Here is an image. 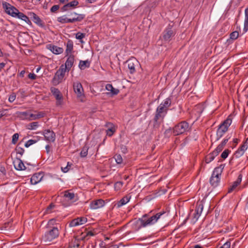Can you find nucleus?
<instances>
[{"label":"nucleus","mask_w":248,"mask_h":248,"mask_svg":"<svg viewBox=\"0 0 248 248\" xmlns=\"http://www.w3.org/2000/svg\"><path fill=\"white\" fill-rule=\"evenodd\" d=\"M87 221L86 218L84 217H78L73 219L69 223V226L71 227H76L85 223Z\"/></svg>","instance_id":"obj_16"},{"label":"nucleus","mask_w":248,"mask_h":248,"mask_svg":"<svg viewBox=\"0 0 248 248\" xmlns=\"http://www.w3.org/2000/svg\"><path fill=\"white\" fill-rule=\"evenodd\" d=\"M56 224V219L52 218L50 219L46 226V228H51L52 227H55L54 225Z\"/></svg>","instance_id":"obj_42"},{"label":"nucleus","mask_w":248,"mask_h":248,"mask_svg":"<svg viewBox=\"0 0 248 248\" xmlns=\"http://www.w3.org/2000/svg\"><path fill=\"white\" fill-rule=\"evenodd\" d=\"M44 117V114L39 112L37 114L31 113L30 112L29 120H34Z\"/></svg>","instance_id":"obj_32"},{"label":"nucleus","mask_w":248,"mask_h":248,"mask_svg":"<svg viewBox=\"0 0 248 248\" xmlns=\"http://www.w3.org/2000/svg\"><path fill=\"white\" fill-rule=\"evenodd\" d=\"M31 17L32 18L33 21L39 26L41 27H44V22L37 15L32 13Z\"/></svg>","instance_id":"obj_26"},{"label":"nucleus","mask_w":248,"mask_h":248,"mask_svg":"<svg viewBox=\"0 0 248 248\" xmlns=\"http://www.w3.org/2000/svg\"><path fill=\"white\" fill-rule=\"evenodd\" d=\"M123 185V183L122 182H117L114 185L115 189L117 190H118L122 187Z\"/></svg>","instance_id":"obj_45"},{"label":"nucleus","mask_w":248,"mask_h":248,"mask_svg":"<svg viewBox=\"0 0 248 248\" xmlns=\"http://www.w3.org/2000/svg\"><path fill=\"white\" fill-rule=\"evenodd\" d=\"M171 102L170 99L169 98H167L159 105L162 106V107H163L164 108L168 110V108L171 105Z\"/></svg>","instance_id":"obj_34"},{"label":"nucleus","mask_w":248,"mask_h":248,"mask_svg":"<svg viewBox=\"0 0 248 248\" xmlns=\"http://www.w3.org/2000/svg\"><path fill=\"white\" fill-rule=\"evenodd\" d=\"M248 145L245 143H244V144L237 151L236 153L239 155L240 156L244 154L245 151L248 148Z\"/></svg>","instance_id":"obj_33"},{"label":"nucleus","mask_w":248,"mask_h":248,"mask_svg":"<svg viewBox=\"0 0 248 248\" xmlns=\"http://www.w3.org/2000/svg\"><path fill=\"white\" fill-rule=\"evenodd\" d=\"M230 152L231 151H230L229 149L225 150L221 155V158H222L224 159H226L228 157L229 154Z\"/></svg>","instance_id":"obj_43"},{"label":"nucleus","mask_w":248,"mask_h":248,"mask_svg":"<svg viewBox=\"0 0 248 248\" xmlns=\"http://www.w3.org/2000/svg\"><path fill=\"white\" fill-rule=\"evenodd\" d=\"M16 98V94L15 93H13L11 94L10 95L8 100L10 102L12 103L13 102Z\"/></svg>","instance_id":"obj_48"},{"label":"nucleus","mask_w":248,"mask_h":248,"mask_svg":"<svg viewBox=\"0 0 248 248\" xmlns=\"http://www.w3.org/2000/svg\"><path fill=\"white\" fill-rule=\"evenodd\" d=\"M25 73V70H22L20 72V73H19V76L21 77V78H23L24 77V74Z\"/></svg>","instance_id":"obj_63"},{"label":"nucleus","mask_w":248,"mask_h":248,"mask_svg":"<svg viewBox=\"0 0 248 248\" xmlns=\"http://www.w3.org/2000/svg\"><path fill=\"white\" fill-rule=\"evenodd\" d=\"M73 86L74 91L78 98L84 97V90L80 82H74Z\"/></svg>","instance_id":"obj_9"},{"label":"nucleus","mask_w":248,"mask_h":248,"mask_svg":"<svg viewBox=\"0 0 248 248\" xmlns=\"http://www.w3.org/2000/svg\"><path fill=\"white\" fill-rule=\"evenodd\" d=\"M106 89L108 91H110L113 89V86L111 84H108L106 86Z\"/></svg>","instance_id":"obj_56"},{"label":"nucleus","mask_w":248,"mask_h":248,"mask_svg":"<svg viewBox=\"0 0 248 248\" xmlns=\"http://www.w3.org/2000/svg\"><path fill=\"white\" fill-rule=\"evenodd\" d=\"M115 131V128L114 127H109L107 130V135L109 137H111Z\"/></svg>","instance_id":"obj_38"},{"label":"nucleus","mask_w":248,"mask_h":248,"mask_svg":"<svg viewBox=\"0 0 248 248\" xmlns=\"http://www.w3.org/2000/svg\"><path fill=\"white\" fill-rule=\"evenodd\" d=\"M66 71V69L62 66L56 72L52 79V82L54 85H57L62 81L65 76Z\"/></svg>","instance_id":"obj_8"},{"label":"nucleus","mask_w":248,"mask_h":248,"mask_svg":"<svg viewBox=\"0 0 248 248\" xmlns=\"http://www.w3.org/2000/svg\"><path fill=\"white\" fill-rule=\"evenodd\" d=\"M88 148L87 146H84L82 148L80 152V156L82 157H85L88 154Z\"/></svg>","instance_id":"obj_39"},{"label":"nucleus","mask_w":248,"mask_h":248,"mask_svg":"<svg viewBox=\"0 0 248 248\" xmlns=\"http://www.w3.org/2000/svg\"><path fill=\"white\" fill-rule=\"evenodd\" d=\"M60 6L59 5H53L50 9V11L52 13H56L59 10Z\"/></svg>","instance_id":"obj_50"},{"label":"nucleus","mask_w":248,"mask_h":248,"mask_svg":"<svg viewBox=\"0 0 248 248\" xmlns=\"http://www.w3.org/2000/svg\"><path fill=\"white\" fill-rule=\"evenodd\" d=\"M85 37V34L80 32H78L76 34V38L77 39L80 40L81 43H83L82 39Z\"/></svg>","instance_id":"obj_37"},{"label":"nucleus","mask_w":248,"mask_h":248,"mask_svg":"<svg viewBox=\"0 0 248 248\" xmlns=\"http://www.w3.org/2000/svg\"><path fill=\"white\" fill-rule=\"evenodd\" d=\"M239 36V33L237 31H234L230 34V38L232 40L236 39Z\"/></svg>","instance_id":"obj_44"},{"label":"nucleus","mask_w":248,"mask_h":248,"mask_svg":"<svg viewBox=\"0 0 248 248\" xmlns=\"http://www.w3.org/2000/svg\"><path fill=\"white\" fill-rule=\"evenodd\" d=\"M73 50V43L71 40H68L66 43V49L65 50V53L66 56H68L71 54Z\"/></svg>","instance_id":"obj_27"},{"label":"nucleus","mask_w":248,"mask_h":248,"mask_svg":"<svg viewBox=\"0 0 248 248\" xmlns=\"http://www.w3.org/2000/svg\"><path fill=\"white\" fill-rule=\"evenodd\" d=\"M43 172L34 173L31 178V183L32 185H36L40 182L43 178Z\"/></svg>","instance_id":"obj_17"},{"label":"nucleus","mask_w":248,"mask_h":248,"mask_svg":"<svg viewBox=\"0 0 248 248\" xmlns=\"http://www.w3.org/2000/svg\"><path fill=\"white\" fill-rule=\"evenodd\" d=\"M231 242L229 241L225 243L223 246H221L219 248H230Z\"/></svg>","instance_id":"obj_52"},{"label":"nucleus","mask_w":248,"mask_h":248,"mask_svg":"<svg viewBox=\"0 0 248 248\" xmlns=\"http://www.w3.org/2000/svg\"><path fill=\"white\" fill-rule=\"evenodd\" d=\"M232 119L228 118L221 123L217 131V140H218L222 137L223 135L228 131L229 126L232 123Z\"/></svg>","instance_id":"obj_3"},{"label":"nucleus","mask_w":248,"mask_h":248,"mask_svg":"<svg viewBox=\"0 0 248 248\" xmlns=\"http://www.w3.org/2000/svg\"><path fill=\"white\" fill-rule=\"evenodd\" d=\"M222 170L223 168H222L221 166L214 169L210 180V184L212 186L216 187L218 186Z\"/></svg>","instance_id":"obj_5"},{"label":"nucleus","mask_w":248,"mask_h":248,"mask_svg":"<svg viewBox=\"0 0 248 248\" xmlns=\"http://www.w3.org/2000/svg\"><path fill=\"white\" fill-rule=\"evenodd\" d=\"M2 7L6 14L14 17H16V15L18 10L14 6L6 1H3L2 2Z\"/></svg>","instance_id":"obj_7"},{"label":"nucleus","mask_w":248,"mask_h":248,"mask_svg":"<svg viewBox=\"0 0 248 248\" xmlns=\"http://www.w3.org/2000/svg\"><path fill=\"white\" fill-rule=\"evenodd\" d=\"M242 174H239L238 176L237 179L235 181L232 186L228 189V192L231 193L233 191L240 185L242 181Z\"/></svg>","instance_id":"obj_24"},{"label":"nucleus","mask_w":248,"mask_h":248,"mask_svg":"<svg viewBox=\"0 0 248 248\" xmlns=\"http://www.w3.org/2000/svg\"><path fill=\"white\" fill-rule=\"evenodd\" d=\"M189 129L188 124L186 121H182L173 127V133L175 136L182 134L188 131Z\"/></svg>","instance_id":"obj_6"},{"label":"nucleus","mask_w":248,"mask_h":248,"mask_svg":"<svg viewBox=\"0 0 248 248\" xmlns=\"http://www.w3.org/2000/svg\"><path fill=\"white\" fill-rule=\"evenodd\" d=\"M217 155V152L213 151L212 153L208 154L205 158V161L206 163H209L213 161L215 157Z\"/></svg>","instance_id":"obj_29"},{"label":"nucleus","mask_w":248,"mask_h":248,"mask_svg":"<svg viewBox=\"0 0 248 248\" xmlns=\"http://www.w3.org/2000/svg\"><path fill=\"white\" fill-rule=\"evenodd\" d=\"M18 137H19V135L18 133L14 134L12 137V143L15 144L18 140Z\"/></svg>","instance_id":"obj_46"},{"label":"nucleus","mask_w":248,"mask_h":248,"mask_svg":"<svg viewBox=\"0 0 248 248\" xmlns=\"http://www.w3.org/2000/svg\"><path fill=\"white\" fill-rule=\"evenodd\" d=\"M5 63L4 62L0 63V71L4 67Z\"/></svg>","instance_id":"obj_64"},{"label":"nucleus","mask_w":248,"mask_h":248,"mask_svg":"<svg viewBox=\"0 0 248 248\" xmlns=\"http://www.w3.org/2000/svg\"><path fill=\"white\" fill-rule=\"evenodd\" d=\"M38 123L36 122H32L29 124L27 126V128L30 130L36 129L38 127Z\"/></svg>","instance_id":"obj_36"},{"label":"nucleus","mask_w":248,"mask_h":248,"mask_svg":"<svg viewBox=\"0 0 248 248\" xmlns=\"http://www.w3.org/2000/svg\"><path fill=\"white\" fill-rule=\"evenodd\" d=\"M54 207V205L52 203L50 204L47 208L46 211L48 213L49 210H51L52 208H53Z\"/></svg>","instance_id":"obj_60"},{"label":"nucleus","mask_w":248,"mask_h":248,"mask_svg":"<svg viewBox=\"0 0 248 248\" xmlns=\"http://www.w3.org/2000/svg\"><path fill=\"white\" fill-rule=\"evenodd\" d=\"M29 115H30V112H22L20 113V117L24 119H27L29 120Z\"/></svg>","instance_id":"obj_41"},{"label":"nucleus","mask_w":248,"mask_h":248,"mask_svg":"<svg viewBox=\"0 0 248 248\" xmlns=\"http://www.w3.org/2000/svg\"><path fill=\"white\" fill-rule=\"evenodd\" d=\"M168 215L166 212L164 211L156 213L155 215L150 216L148 214H145L141 218H139L137 220V224L140 228L145 227L147 226L152 225L161 218L162 217H166Z\"/></svg>","instance_id":"obj_1"},{"label":"nucleus","mask_w":248,"mask_h":248,"mask_svg":"<svg viewBox=\"0 0 248 248\" xmlns=\"http://www.w3.org/2000/svg\"><path fill=\"white\" fill-rule=\"evenodd\" d=\"M16 151L17 154L22 155L24 152V150L22 148L18 147L16 148Z\"/></svg>","instance_id":"obj_51"},{"label":"nucleus","mask_w":248,"mask_h":248,"mask_svg":"<svg viewBox=\"0 0 248 248\" xmlns=\"http://www.w3.org/2000/svg\"><path fill=\"white\" fill-rule=\"evenodd\" d=\"M229 140V139H225L220 144H219L221 146H222V147H224L225 145H226V144L227 143V142H228Z\"/></svg>","instance_id":"obj_57"},{"label":"nucleus","mask_w":248,"mask_h":248,"mask_svg":"<svg viewBox=\"0 0 248 248\" xmlns=\"http://www.w3.org/2000/svg\"><path fill=\"white\" fill-rule=\"evenodd\" d=\"M174 35V33L171 29H166L163 32L162 38L165 41H168Z\"/></svg>","instance_id":"obj_20"},{"label":"nucleus","mask_w":248,"mask_h":248,"mask_svg":"<svg viewBox=\"0 0 248 248\" xmlns=\"http://www.w3.org/2000/svg\"><path fill=\"white\" fill-rule=\"evenodd\" d=\"M48 48L53 53L56 55L61 54L63 51V49L62 47L50 45Z\"/></svg>","instance_id":"obj_25"},{"label":"nucleus","mask_w":248,"mask_h":248,"mask_svg":"<svg viewBox=\"0 0 248 248\" xmlns=\"http://www.w3.org/2000/svg\"><path fill=\"white\" fill-rule=\"evenodd\" d=\"M168 110L166 108H164L162 106L159 105L155 111V117L154 118V126L158 127L159 126L160 124L158 123V121L159 120H161L163 121L164 118L165 117L166 114L167 113Z\"/></svg>","instance_id":"obj_4"},{"label":"nucleus","mask_w":248,"mask_h":248,"mask_svg":"<svg viewBox=\"0 0 248 248\" xmlns=\"http://www.w3.org/2000/svg\"><path fill=\"white\" fill-rule=\"evenodd\" d=\"M44 135L46 140L49 142H54L55 140V134L50 130H45Z\"/></svg>","instance_id":"obj_18"},{"label":"nucleus","mask_w":248,"mask_h":248,"mask_svg":"<svg viewBox=\"0 0 248 248\" xmlns=\"http://www.w3.org/2000/svg\"><path fill=\"white\" fill-rule=\"evenodd\" d=\"M36 142H37V140H30L26 142V143L25 144V146L26 147H29V146L32 145L33 144L36 143Z\"/></svg>","instance_id":"obj_47"},{"label":"nucleus","mask_w":248,"mask_h":248,"mask_svg":"<svg viewBox=\"0 0 248 248\" xmlns=\"http://www.w3.org/2000/svg\"><path fill=\"white\" fill-rule=\"evenodd\" d=\"M69 19H75V21H73V23L81 22L85 17V15L82 14H78L76 12H71L68 14Z\"/></svg>","instance_id":"obj_14"},{"label":"nucleus","mask_w":248,"mask_h":248,"mask_svg":"<svg viewBox=\"0 0 248 248\" xmlns=\"http://www.w3.org/2000/svg\"><path fill=\"white\" fill-rule=\"evenodd\" d=\"M15 168L18 170H24L26 167L23 161L19 158H16L13 162Z\"/></svg>","instance_id":"obj_21"},{"label":"nucleus","mask_w":248,"mask_h":248,"mask_svg":"<svg viewBox=\"0 0 248 248\" xmlns=\"http://www.w3.org/2000/svg\"><path fill=\"white\" fill-rule=\"evenodd\" d=\"M245 16L244 31L246 32L248 31V8L245 9Z\"/></svg>","instance_id":"obj_31"},{"label":"nucleus","mask_w":248,"mask_h":248,"mask_svg":"<svg viewBox=\"0 0 248 248\" xmlns=\"http://www.w3.org/2000/svg\"><path fill=\"white\" fill-rule=\"evenodd\" d=\"M229 140V139H225L220 144H219L221 146H222V147H224L225 145H226V144L227 143V142H228Z\"/></svg>","instance_id":"obj_58"},{"label":"nucleus","mask_w":248,"mask_h":248,"mask_svg":"<svg viewBox=\"0 0 248 248\" xmlns=\"http://www.w3.org/2000/svg\"><path fill=\"white\" fill-rule=\"evenodd\" d=\"M104 205L105 201L102 199L92 201L90 204V208L94 210L102 208Z\"/></svg>","instance_id":"obj_12"},{"label":"nucleus","mask_w":248,"mask_h":248,"mask_svg":"<svg viewBox=\"0 0 248 248\" xmlns=\"http://www.w3.org/2000/svg\"><path fill=\"white\" fill-rule=\"evenodd\" d=\"M47 228L48 231L46 232L42 237V241L46 244L50 242L57 238L59 235V230L58 227H52Z\"/></svg>","instance_id":"obj_2"},{"label":"nucleus","mask_w":248,"mask_h":248,"mask_svg":"<svg viewBox=\"0 0 248 248\" xmlns=\"http://www.w3.org/2000/svg\"><path fill=\"white\" fill-rule=\"evenodd\" d=\"M80 244L78 240H75L72 244L71 247L73 248H79Z\"/></svg>","instance_id":"obj_49"},{"label":"nucleus","mask_w":248,"mask_h":248,"mask_svg":"<svg viewBox=\"0 0 248 248\" xmlns=\"http://www.w3.org/2000/svg\"><path fill=\"white\" fill-rule=\"evenodd\" d=\"M203 208V205L201 203V202L197 203L194 213L193 215V219H194L195 221H196L198 219L199 217L201 215V213H202Z\"/></svg>","instance_id":"obj_13"},{"label":"nucleus","mask_w":248,"mask_h":248,"mask_svg":"<svg viewBox=\"0 0 248 248\" xmlns=\"http://www.w3.org/2000/svg\"><path fill=\"white\" fill-rule=\"evenodd\" d=\"M90 65V62L88 60L80 61L78 66L80 69L84 70L86 68L89 67Z\"/></svg>","instance_id":"obj_30"},{"label":"nucleus","mask_w":248,"mask_h":248,"mask_svg":"<svg viewBox=\"0 0 248 248\" xmlns=\"http://www.w3.org/2000/svg\"><path fill=\"white\" fill-rule=\"evenodd\" d=\"M28 78L31 79H36V76L33 73H30L28 75Z\"/></svg>","instance_id":"obj_55"},{"label":"nucleus","mask_w":248,"mask_h":248,"mask_svg":"<svg viewBox=\"0 0 248 248\" xmlns=\"http://www.w3.org/2000/svg\"><path fill=\"white\" fill-rule=\"evenodd\" d=\"M64 197L67 199L68 201H71L72 202L78 201V196L73 192H71L70 190H66L64 191Z\"/></svg>","instance_id":"obj_19"},{"label":"nucleus","mask_w":248,"mask_h":248,"mask_svg":"<svg viewBox=\"0 0 248 248\" xmlns=\"http://www.w3.org/2000/svg\"><path fill=\"white\" fill-rule=\"evenodd\" d=\"M130 200V197L125 196L118 203V206L120 207L127 203Z\"/></svg>","instance_id":"obj_35"},{"label":"nucleus","mask_w":248,"mask_h":248,"mask_svg":"<svg viewBox=\"0 0 248 248\" xmlns=\"http://www.w3.org/2000/svg\"><path fill=\"white\" fill-rule=\"evenodd\" d=\"M16 17H17L19 19H21V20L25 21L27 23H28L29 25L31 24V22L29 19V17L25 15H24L23 13L19 12V11H18V12L16 15Z\"/></svg>","instance_id":"obj_28"},{"label":"nucleus","mask_w":248,"mask_h":248,"mask_svg":"<svg viewBox=\"0 0 248 248\" xmlns=\"http://www.w3.org/2000/svg\"><path fill=\"white\" fill-rule=\"evenodd\" d=\"M51 91L53 95L57 100V106L62 105V104L63 96L61 92L58 89L54 87L51 88Z\"/></svg>","instance_id":"obj_10"},{"label":"nucleus","mask_w":248,"mask_h":248,"mask_svg":"<svg viewBox=\"0 0 248 248\" xmlns=\"http://www.w3.org/2000/svg\"><path fill=\"white\" fill-rule=\"evenodd\" d=\"M106 126L108 128L109 127H113L114 125L113 124L111 123H108L106 124Z\"/></svg>","instance_id":"obj_61"},{"label":"nucleus","mask_w":248,"mask_h":248,"mask_svg":"<svg viewBox=\"0 0 248 248\" xmlns=\"http://www.w3.org/2000/svg\"><path fill=\"white\" fill-rule=\"evenodd\" d=\"M78 1L77 0H73L70 2L67 3V4L63 5L62 8L61 10L62 12L68 11L69 10L73 9L75 8L78 5Z\"/></svg>","instance_id":"obj_15"},{"label":"nucleus","mask_w":248,"mask_h":248,"mask_svg":"<svg viewBox=\"0 0 248 248\" xmlns=\"http://www.w3.org/2000/svg\"><path fill=\"white\" fill-rule=\"evenodd\" d=\"M74 62V56L72 54L68 55V57L65 63V67L66 70L69 71L71 68L72 67Z\"/></svg>","instance_id":"obj_23"},{"label":"nucleus","mask_w":248,"mask_h":248,"mask_svg":"<svg viewBox=\"0 0 248 248\" xmlns=\"http://www.w3.org/2000/svg\"><path fill=\"white\" fill-rule=\"evenodd\" d=\"M110 92L113 95H116L119 93V90L113 87L112 90H110Z\"/></svg>","instance_id":"obj_54"},{"label":"nucleus","mask_w":248,"mask_h":248,"mask_svg":"<svg viewBox=\"0 0 248 248\" xmlns=\"http://www.w3.org/2000/svg\"><path fill=\"white\" fill-rule=\"evenodd\" d=\"M75 21L74 19H69L68 15H63L57 18V21L61 24L73 23V21Z\"/></svg>","instance_id":"obj_22"},{"label":"nucleus","mask_w":248,"mask_h":248,"mask_svg":"<svg viewBox=\"0 0 248 248\" xmlns=\"http://www.w3.org/2000/svg\"><path fill=\"white\" fill-rule=\"evenodd\" d=\"M50 147L49 145H46V152L47 154H49V153L50 152Z\"/></svg>","instance_id":"obj_62"},{"label":"nucleus","mask_w":248,"mask_h":248,"mask_svg":"<svg viewBox=\"0 0 248 248\" xmlns=\"http://www.w3.org/2000/svg\"><path fill=\"white\" fill-rule=\"evenodd\" d=\"M224 147L219 144L216 149L214 151L216 152H217V155L223 149Z\"/></svg>","instance_id":"obj_53"},{"label":"nucleus","mask_w":248,"mask_h":248,"mask_svg":"<svg viewBox=\"0 0 248 248\" xmlns=\"http://www.w3.org/2000/svg\"><path fill=\"white\" fill-rule=\"evenodd\" d=\"M61 169L63 172H67L69 170V168L66 166L65 167H62Z\"/></svg>","instance_id":"obj_59"},{"label":"nucleus","mask_w":248,"mask_h":248,"mask_svg":"<svg viewBox=\"0 0 248 248\" xmlns=\"http://www.w3.org/2000/svg\"><path fill=\"white\" fill-rule=\"evenodd\" d=\"M114 158L116 163L118 164H120L123 162V158L120 155H115L114 156Z\"/></svg>","instance_id":"obj_40"},{"label":"nucleus","mask_w":248,"mask_h":248,"mask_svg":"<svg viewBox=\"0 0 248 248\" xmlns=\"http://www.w3.org/2000/svg\"><path fill=\"white\" fill-rule=\"evenodd\" d=\"M126 63L131 74L136 72V67L139 65V62L135 58L128 60L127 61Z\"/></svg>","instance_id":"obj_11"}]
</instances>
